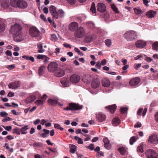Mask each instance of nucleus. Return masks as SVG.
<instances>
[{
    "label": "nucleus",
    "mask_w": 158,
    "mask_h": 158,
    "mask_svg": "<svg viewBox=\"0 0 158 158\" xmlns=\"http://www.w3.org/2000/svg\"><path fill=\"white\" fill-rule=\"evenodd\" d=\"M22 27L19 24H15L11 27L10 31L11 33L16 36L14 40L17 42L21 41Z\"/></svg>",
    "instance_id": "obj_1"
},
{
    "label": "nucleus",
    "mask_w": 158,
    "mask_h": 158,
    "mask_svg": "<svg viewBox=\"0 0 158 158\" xmlns=\"http://www.w3.org/2000/svg\"><path fill=\"white\" fill-rule=\"evenodd\" d=\"M82 106L80 105L79 104L75 103H70L69 106L64 108V110H78L81 109Z\"/></svg>",
    "instance_id": "obj_2"
},
{
    "label": "nucleus",
    "mask_w": 158,
    "mask_h": 158,
    "mask_svg": "<svg viewBox=\"0 0 158 158\" xmlns=\"http://www.w3.org/2000/svg\"><path fill=\"white\" fill-rule=\"evenodd\" d=\"M137 35L134 31H127L124 34V36L128 41H131L134 40Z\"/></svg>",
    "instance_id": "obj_3"
},
{
    "label": "nucleus",
    "mask_w": 158,
    "mask_h": 158,
    "mask_svg": "<svg viewBox=\"0 0 158 158\" xmlns=\"http://www.w3.org/2000/svg\"><path fill=\"white\" fill-rule=\"evenodd\" d=\"M30 35L32 37H37L40 36V31L39 30L35 27H31L29 31Z\"/></svg>",
    "instance_id": "obj_4"
},
{
    "label": "nucleus",
    "mask_w": 158,
    "mask_h": 158,
    "mask_svg": "<svg viewBox=\"0 0 158 158\" xmlns=\"http://www.w3.org/2000/svg\"><path fill=\"white\" fill-rule=\"evenodd\" d=\"M85 35V31L84 28L80 27L74 33L75 36L78 38H81L84 37Z\"/></svg>",
    "instance_id": "obj_5"
},
{
    "label": "nucleus",
    "mask_w": 158,
    "mask_h": 158,
    "mask_svg": "<svg viewBox=\"0 0 158 158\" xmlns=\"http://www.w3.org/2000/svg\"><path fill=\"white\" fill-rule=\"evenodd\" d=\"M147 158H158V154L156 151L152 149L148 150L145 152Z\"/></svg>",
    "instance_id": "obj_6"
},
{
    "label": "nucleus",
    "mask_w": 158,
    "mask_h": 158,
    "mask_svg": "<svg viewBox=\"0 0 158 158\" xmlns=\"http://www.w3.org/2000/svg\"><path fill=\"white\" fill-rule=\"evenodd\" d=\"M80 79V77L77 74H72L70 77V81L73 84L78 83Z\"/></svg>",
    "instance_id": "obj_7"
},
{
    "label": "nucleus",
    "mask_w": 158,
    "mask_h": 158,
    "mask_svg": "<svg viewBox=\"0 0 158 158\" xmlns=\"http://www.w3.org/2000/svg\"><path fill=\"white\" fill-rule=\"evenodd\" d=\"M97 10L101 13L105 12L106 10L105 4L102 3H98L97 5Z\"/></svg>",
    "instance_id": "obj_8"
},
{
    "label": "nucleus",
    "mask_w": 158,
    "mask_h": 158,
    "mask_svg": "<svg viewBox=\"0 0 158 158\" xmlns=\"http://www.w3.org/2000/svg\"><path fill=\"white\" fill-rule=\"evenodd\" d=\"M148 142L153 144H157L158 143L157 136L156 135H153L149 137Z\"/></svg>",
    "instance_id": "obj_9"
},
{
    "label": "nucleus",
    "mask_w": 158,
    "mask_h": 158,
    "mask_svg": "<svg viewBox=\"0 0 158 158\" xmlns=\"http://www.w3.org/2000/svg\"><path fill=\"white\" fill-rule=\"evenodd\" d=\"M140 79L139 77H135L131 80L129 81V84L131 86H135L137 85L140 82Z\"/></svg>",
    "instance_id": "obj_10"
},
{
    "label": "nucleus",
    "mask_w": 158,
    "mask_h": 158,
    "mask_svg": "<svg viewBox=\"0 0 158 158\" xmlns=\"http://www.w3.org/2000/svg\"><path fill=\"white\" fill-rule=\"evenodd\" d=\"M56 14L54 16L53 19H58L59 18L62 19L64 17V12L62 9H60L57 11Z\"/></svg>",
    "instance_id": "obj_11"
},
{
    "label": "nucleus",
    "mask_w": 158,
    "mask_h": 158,
    "mask_svg": "<svg viewBox=\"0 0 158 158\" xmlns=\"http://www.w3.org/2000/svg\"><path fill=\"white\" fill-rule=\"evenodd\" d=\"M78 27V23L75 22H72L69 26V30L71 31H74L77 30Z\"/></svg>",
    "instance_id": "obj_12"
},
{
    "label": "nucleus",
    "mask_w": 158,
    "mask_h": 158,
    "mask_svg": "<svg viewBox=\"0 0 158 158\" xmlns=\"http://www.w3.org/2000/svg\"><path fill=\"white\" fill-rule=\"evenodd\" d=\"M20 83L19 81H17L12 82L8 85V87L10 89H16L20 86Z\"/></svg>",
    "instance_id": "obj_13"
},
{
    "label": "nucleus",
    "mask_w": 158,
    "mask_h": 158,
    "mask_svg": "<svg viewBox=\"0 0 158 158\" xmlns=\"http://www.w3.org/2000/svg\"><path fill=\"white\" fill-rule=\"evenodd\" d=\"M96 115L97 120L100 122L104 121L106 119V115L104 114L99 113L96 114Z\"/></svg>",
    "instance_id": "obj_14"
},
{
    "label": "nucleus",
    "mask_w": 158,
    "mask_h": 158,
    "mask_svg": "<svg viewBox=\"0 0 158 158\" xmlns=\"http://www.w3.org/2000/svg\"><path fill=\"white\" fill-rule=\"evenodd\" d=\"M64 74V71L63 70L61 69H57L55 71V75L56 77H62L63 76Z\"/></svg>",
    "instance_id": "obj_15"
},
{
    "label": "nucleus",
    "mask_w": 158,
    "mask_h": 158,
    "mask_svg": "<svg viewBox=\"0 0 158 158\" xmlns=\"http://www.w3.org/2000/svg\"><path fill=\"white\" fill-rule=\"evenodd\" d=\"M146 42L142 40H138L135 43L136 47L139 48H144L146 46Z\"/></svg>",
    "instance_id": "obj_16"
},
{
    "label": "nucleus",
    "mask_w": 158,
    "mask_h": 158,
    "mask_svg": "<svg viewBox=\"0 0 158 158\" xmlns=\"http://www.w3.org/2000/svg\"><path fill=\"white\" fill-rule=\"evenodd\" d=\"M27 6V3L22 0H18V7L21 8H25Z\"/></svg>",
    "instance_id": "obj_17"
},
{
    "label": "nucleus",
    "mask_w": 158,
    "mask_h": 158,
    "mask_svg": "<svg viewBox=\"0 0 158 158\" xmlns=\"http://www.w3.org/2000/svg\"><path fill=\"white\" fill-rule=\"evenodd\" d=\"M106 109L110 111L111 113L113 114L117 108V106L115 104L112 105L108 106L105 107Z\"/></svg>",
    "instance_id": "obj_18"
},
{
    "label": "nucleus",
    "mask_w": 158,
    "mask_h": 158,
    "mask_svg": "<svg viewBox=\"0 0 158 158\" xmlns=\"http://www.w3.org/2000/svg\"><path fill=\"white\" fill-rule=\"evenodd\" d=\"M58 69V64L55 62L50 63V72H55Z\"/></svg>",
    "instance_id": "obj_19"
},
{
    "label": "nucleus",
    "mask_w": 158,
    "mask_h": 158,
    "mask_svg": "<svg viewBox=\"0 0 158 158\" xmlns=\"http://www.w3.org/2000/svg\"><path fill=\"white\" fill-rule=\"evenodd\" d=\"M36 96L35 95H32L28 97L26 100L25 102L26 103H29L33 102L36 99Z\"/></svg>",
    "instance_id": "obj_20"
},
{
    "label": "nucleus",
    "mask_w": 158,
    "mask_h": 158,
    "mask_svg": "<svg viewBox=\"0 0 158 158\" xmlns=\"http://www.w3.org/2000/svg\"><path fill=\"white\" fill-rule=\"evenodd\" d=\"M156 14V12L152 10H150L147 12L146 15L149 18H152L154 17Z\"/></svg>",
    "instance_id": "obj_21"
},
{
    "label": "nucleus",
    "mask_w": 158,
    "mask_h": 158,
    "mask_svg": "<svg viewBox=\"0 0 158 158\" xmlns=\"http://www.w3.org/2000/svg\"><path fill=\"white\" fill-rule=\"evenodd\" d=\"M56 12L57 11L56 10V7L53 6H50V13L51 14V15L52 16V18H53L54 16L56 14Z\"/></svg>",
    "instance_id": "obj_22"
},
{
    "label": "nucleus",
    "mask_w": 158,
    "mask_h": 158,
    "mask_svg": "<svg viewBox=\"0 0 158 158\" xmlns=\"http://www.w3.org/2000/svg\"><path fill=\"white\" fill-rule=\"evenodd\" d=\"M37 45L38 52L42 53L45 51V50L43 48L42 44L41 43H38Z\"/></svg>",
    "instance_id": "obj_23"
},
{
    "label": "nucleus",
    "mask_w": 158,
    "mask_h": 158,
    "mask_svg": "<svg viewBox=\"0 0 158 158\" xmlns=\"http://www.w3.org/2000/svg\"><path fill=\"white\" fill-rule=\"evenodd\" d=\"M112 124L114 126H117L119 125L120 123V120L118 118H113L112 122Z\"/></svg>",
    "instance_id": "obj_24"
},
{
    "label": "nucleus",
    "mask_w": 158,
    "mask_h": 158,
    "mask_svg": "<svg viewBox=\"0 0 158 158\" xmlns=\"http://www.w3.org/2000/svg\"><path fill=\"white\" fill-rule=\"evenodd\" d=\"M5 26L4 20L0 19V32L3 31L5 30Z\"/></svg>",
    "instance_id": "obj_25"
},
{
    "label": "nucleus",
    "mask_w": 158,
    "mask_h": 158,
    "mask_svg": "<svg viewBox=\"0 0 158 158\" xmlns=\"http://www.w3.org/2000/svg\"><path fill=\"white\" fill-rule=\"evenodd\" d=\"M100 82L97 80H94L92 83V86L94 88H97L99 86Z\"/></svg>",
    "instance_id": "obj_26"
},
{
    "label": "nucleus",
    "mask_w": 158,
    "mask_h": 158,
    "mask_svg": "<svg viewBox=\"0 0 158 158\" xmlns=\"http://www.w3.org/2000/svg\"><path fill=\"white\" fill-rule=\"evenodd\" d=\"M118 150L122 155H124L127 151L126 148L123 147H119Z\"/></svg>",
    "instance_id": "obj_27"
},
{
    "label": "nucleus",
    "mask_w": 158,
    "mask_h": 158,
    "mask_svg": "<svg viewBox=\"0 0 158 158\" xmlns=\"http://www.w3.org/2000/svg\"><path fill=\"white\" fill-rule=\"evenodd\" d=\"M110 82L108 80H105L102 81V85L104 87H108L110 86Z\"/></svg>",
    "instance_id": "obj_28"
},
{
    "label": "nucleus",
    "mask_w": 158,
    "mask_h": 158,
    "mask_svg": "<svg viewBox=\"0 0 158 158\" xmlns=\"http://www.w3.org/2000/svg\"><path fill=\"white\" fill-rule=\"evenodd\" d=\"M61 83L62 85L64 86H67L69 85V82L68 79L66 78H63L61 80Z\"/></svg>",
    "instance_id": "obj_29"
},
{
    "label": "nucleus",
    "mask_w": 158,
    "mask_h": 158,
    "mask_svg": "<svg viewBox=\"0 0 158 158\" xmlns=\"http://www.w3.org/2000/svg\"><path fill=\"white\" fill-rule=\"evenodd\" d=\"M43 131L44 133L40 135L41 137L44 138L48 136L49 133V131L48 130L44 129Z\"/></svg>",
    "instance_id": "obj_30"
},
{
    "label": "nucleus",
    "mask_w": 158,
    "mask_h": 158,
    "mask_svg": "<svg viewBox=\"0 0 158 158\" xmlns=\"http://www.w3.org/2000/svg\"><path fill=\"white\" fill-rule=\"evenodd\" d=\"M45 68L44 66L40 67L38 70V73L40 76H42L44 73Z\"/></svg>",
    "instance_id": "obj_31"
},
{
    "label": "nucleus",
    "mask_w": 158,
    "mask_h": 158,
    "mask_svg": "<svg viewBox=\"0 0 158 158\" xmlns=\"http://www.w3.org/2000/svg\"><path fill=\"white\" fill-rule=\"evenodd\" d=\"M22 58L23 59H26L27 60H30L32 62L34 61V58L32 56L26 55H23L22 56Z\"/></svg>",
    "instance_id": "obj_32"
},
{
    "label": "nucleus",
    "mask_w": 158,
    "mask_h": 158,
    "mask_svg": "<svg viewBox=\"0 0 158 158\" xmlns=\"http://www.w3.org/2000/svg\"><path fill=\"white\" fill-rule=\"evenodd\" d=\"M90 11L92 12V14H95L96 13V9L95 4L94 2L92 3L90 9Z\"/></svg>",
    "instance_id": "obj_33"
},
{
    "label": "nucleus",
    "mask_w": 158,
    "mask_h": 158,
    "mask_svg": "<svg viewBox=\"0 0 158 158\" xmlns=\"http://www.w3.org/2000/svg\"><path fill=\"white\" fill-rule=\"evenodd\" d=\"M70 152L72 153H74L75 152L76 150L77 147L74 145L71 144L70 146Z\"/></svg>",
    "instance_id": "obj_34"
},
{
    "label": "nucleus",
    "mask_w": 158,
    "mask_h": 158,
    "mask_svg": "<svg viewBox=\"0 0 158 158\" xmlns=\"http://www.w3.org/2000/svg\"><path fill=\"white\" fill-rule=\"evenodd\" d=\"M138 138V137L136 136H133L131 137L130 139V144L131 145H133L134 142H135Z\"/></svg>",
    "instance_id": "obj_35"
},
{
    "label": "nucleus",
    "mask_w": 158,
    "mask_h": 158,
    "mask_svg": "<svg viewBox=\"0 0 158 158\" xmlns=\"http://www.w3.org/2000/svg\"><path fill=\"white\" fill-rule=\"evenodd\" d=\"M28 129V126L26 125L21 128L20 131H21V134H26L27 132L25 131Z\"/></svg>",
    "instance_id": "obj_36"
},
{
    "label": "nucleus",
    "mask_w": 158,
    "mask_h": 158,
    "mask_svg": "<svg viewBox=\"0 0 158 158\" xmlns=\"http://www.w3.org/2000/svg\"><path fill=\"white\" fill-rule=\"evenodd\" d=\"M152 49L153 50L157 51L158 50V42H154L152 44Z\"/></svg>",
    "instance_id": "obj_37"
},
{
    "label": "nucleus",
    "mask_w": 158,
    "mask_h": 158,
    "mask_svg": "<svg viewBox=\"0 0 158 158\" xmlns=\"http://www.w3.org/2000/svg\"><path fill=\"white\" fill-rule=\"evenodd\" d=\"M10 4L13 7H18V0H11L10 1Z\"/></svg>",
    "instance_id": "obj_38"
},
{
    "label": "nucleus",
    "mask_w": 158,
    "mask_h": 158,
    "mask_svg": "<svg viewBox=\"0 0 158 158\" xmlns=\"http://www.w3.org/2000/svg\"><path fill=\"white\" fill-rule=\"evenodd\" d=\"M53 143L50 142V145L53 146ZM54 146L55 147L54 148L50 147V151H51L54 153H56V152H57V150L56 149V146L55 144L54 145Z\"/></svg>",
    "instance_id": "obj_39"
},
{
    "label": "nucleus",
    "mask_w": 158,
    "mask_h": 158,
    "mask_svg": "<svg viewBox=\"0 0 158 158\" xmlns=\"http://www.w3.org/2000/svg\"><path fill=\"white\" fill-rule=\"evenodd\" d=\"M111 6L112 9L115 12V13H119L118 8L114 4H111Z\"/></svg>",
    "instance_id": "obj_40"
},
{
    "label": "nucleus",
    "mask_w": 158,
    "mask_h": 158,
    "mask_svg": "<svg viewBox=\"0 0 158 158\" xmlns=\"http://www.w3.org/2000/svg\"><path fill=\"white\" fill-rule=\"evenodd\" d=\"M106 45L108 47H110L111 45V40L110 39H106L105 40Z\"/></svg>",
    "instance_id": "obj_41"
},
{
    "label": "nucleus",
    "mask_w": 158,
    "mask_h": 158,
    "mask_svg": "<svg viewBox=\"0 0 158 158\" xmlns=\"http://www.w3.org/2000/svg\"><path fill=\"white\" fill-rule=\"evenodd\" d=\"M143 144H140V146H139L137 148V151L138 152L142 153L143 152Z\"/></svg>",
    "instance_id": "obj_42"
},
{
    "label": "nucleus",
    "mask_w": 158,
    "mask_h": 158,
    "mask_svg": "<svg viewBox=\"0 0 158 158\" xmlns=\"http://www.w3.org/2000/svg\"><path fill=\"white\" fill-rule=\"evenodd\" d=\"M134 10L135 13L136 15L141 14L142 12V11L140 9L135 8L134 9Z\"/></svg>",
    "instance_id": "obj_43"
},
{
    "label": "nucleus",
    "mask_w": 158,
    "mask_h": 158,
    "mask_svg": "<svg viewBox=\"0 0 158 158\" xmlns=\"http://www.w3.org/2000/svg\"><path fill=\"white\" fill-rule=\"evenodd\" d=\"M35 103L38 106L42 105L43 103V100H42L41 99H40L37 100L35 102Z\"/></svg>",
    "instance_id": "obj_44"
},
{
    "label": "nucleus",
    "mask_w": 158,
    "mask_h": 158,
    "mask_svg": "<svg viewBox=\"0 0 158 158\" xmlns=\"http://www.w3.org/2000/svg\"><path fill=\"white\" fill-rule=\"evenodd\" d=\"M54 127L56 129H59L62 131L64 130L63 128L60 127V125L58 123H55L54 125Z\"/></svg>",
    "instance_id": "obj_45"
},
{
    "label": "nucleus",
    "mask_w": 158,
    "mask_h": 158,
    "mask_svg": "<svg viewBox=\"0 0 158 158\" xmlns=\"http://www.w3.org/2000/svg\"><path fill=\"white\" fill-rule=\"evenodd\" d=\"M58 104L57 101L55 99H50V105H56Z\"/></svg>",
    "instance_id": "obj_46"
},
{
    "label": "nucleus",
    "mask_w": 158,
    "mask_h": 158,
    "mask_svg": "<svg viewBox=\"0 0 158 158\" xmlns=\"http://www.w3.org/2000/svg\"><path fill=\"white\" fill-rule=\"evenodd\" d=\"M9 4L7 1L5 2L2 4V6L5 9H6L9 7Z\"/></svg>",
    "instance_id": "obj_47"
},
{
    "label": "nucleus",
    "mask_w": 158,
    "mask_h": 158,
    "mask_svg": "<svg viewBox=\"0 0 158 158\" xmlns=\"http://www.w3.org/2000/svg\"><path fill=\"white\" fill-rule=\"evenodd\" d=\"M51 40H52L53 41H56L58 39V38L56 37V35L54 34H52L51 35Z\"/></svg>",
    "instance_id": "obj_48"
},
{
    "label": "nucleus",
    "mask_w": 158,
    "mask_h": 158,
    "mask_svg": "<svg viewBox=\"0 0 158 158\" xmlns=\"http://www.w3.org/2000/svg\"><path fill=\"white\" fill-rule=\"evenodd\" d=\"M104 147L106 149L110 150L111 148V145L110 143L104 144Z\"/></svg>",
    "instance_id": "obj_49"
},
{
    "label": "nucleus",
    "mask_w": 158,
    "mask_h": 158,
    "mask_svg": "<svg viewBox=\"0 0 158 158\" xmlns=\"http://www.w3.org/2000/svg\"><path fill=\"white\" fill-rule=\"evenodd\" d=\"M6 67L9 70H12L15 67V65L14 64H13L10 65H6Z\"/></svg>",
    "instance_id": "obj_50"
},
{
    "label": "nucleus",
    "mask_w": 158,
    "mask_h": 158,
    "mask_svg": "<svg viewBox=\"0 0 158 158\" xmlns=\"http://www.w3.org/2000/svg\"><path fill=\"white\" fill-rule=\"evenodd\" d=\"M85 147L88 149H89L91 150H93L94 149V145L93 143H91L89 146H86Z\"/></svg>",
    "instance_id": "obj_51"
},
{
    "label": "nucleus",
    "mask_w": 158,
    "mask_h": 158,
    "mask_svg": "<svg viewBox=\"0 0 158 158\" xmlns=\"http://www.w3.org/2000/svg\"><path fill=\"white\" fill-rule=\"evenodd\" d=\"M128 110L127 107H121L120 108V111L123 114L126 112Z\"/></svg>",
    "instance_id": "obj_52"
},
{
    "label": "nucleus",
    "mask_w": 158,
    "mask_h": 158,
    "mask_svg": "<svg viewBox=\"0 0 158 158\" xmlns=\"http://www.w3.org/2000/svg\"><path fill=\"white\" fill-rule=\"evenodd\" d=\"M0 115L2 117H5L8 115V114L5 111L0 112Z\"/></svg>",
    "instance_id": "obj_53"
},
{
    "label": "nucleus",
    "mask_w": 158,
    "mask_h": 158,
    "mask_svg": "<svg viewBox=\"0 0 158 158\" xmlns=\"http://www.w3.org/2000/svg\"><path fill=\"white\" fill-rule=\"evenodd\" d=\"M141 123L139 122H137L134 125V127L135 128H138V127H141Z\"/></svg>",
    "instance_id": "obj_54"
},
{
    "label": "nucleus",
    "mask_w": 158,
    "mask_h": 158,
    "mask_svg": "<svg viewBox=\"0 0 158 158\" xmlns=\"http://www.w3.org/2000/svg\"><path fill=\"white\" fill-rule=\"evenodd\" d=\"M14 133H15L18 135H19L20 134V131L19 129L18 128H16L15 129Z\"/></svg>",
    "instance_id": "obj_55"
},
{
    "label": "nucleus",
    "mask_w": 158,
    "mask_h": 158,
    "mask_svg": "<svg viewBox=\"0 0 158 158\" xmlns=\"http://www.w3.org/2000/svg\"><path fill=\"white\" fill-rule=\"evenodd\" d=\"M44 57H46V56L43 55H38L37 56V58L39 59H44Z\"/></svg>",
    "instance_id": "obj_56"
},
{
    "label": "nucleus",
    "mask_w": 158,
    "mask_h": 158,
    "mask_svg": "<svg viewBox=\"0 0 158 158\" xmlns=\"http://www.w3.org/2000/svg\"><path fill=\"white\" fill-rule=\"evenodd\" d=\"M143 108H139L137 111V114L141 116L142 114L141 113L143 111Z\"/></svg>",
    "instance_id": "obj_57"
},
{
    "label": "nucleus",
    "mask_w": 158,
    "mask_h": 158,
    "mask_svg": "<svg viewBox=\"0 0 158 158\" xmlns=\"http://www.w3.org/2000/svg\"><path fill=\"white\" fill-rule=\"evenodd\" d=\"M33 146L35 147H37L41 146L42 145L41 143H35L33 144Z\"/></svg>",
    "instance_id": "obj_58"
},
{
    "label": "nucleus",
    "mask_w": 158,
    "mask_h": 158,
    "mask_svg": "<svg viewBox=\"0 0 158 158\" xmlns=\"http://www.w3.org/2000/svg\"><path fill=\"white\" fill-rule=\"evenodd\" d=\"M103 141L104 143V144L110 142V141L106 137L105 138L103 139Z\"/></svg>",
    "instance_id": "obj_59"
},
{
    "label": "nucleus",
    "mask_w": 158,
    "mask_h": 158,
    "mask_svg": "<svg viewBox=\"0 0 158 158\" xmlns=\"http://www.w3.org/2000/svg\"><path fill=\"white\" fill-rule=\"evenodd\" d=\"M50 24H51L52 27L54 28H56V25L55 23L54 22H53L52 20L50 19Z\"/></svg>",
    "instance_id": "obj_60"
},
{
    "label": "nucleus",
    "mask_w": 158,
    "mask_h": 158,
    "mask_svg": "<svg viewBox=\"0 0 158 158\" xmlns=\"http://www.w3.org/2000/svg\"><path fill=\"white\" fill-rule=\"evenodd\" d=\"M141 64H135L134 67L136 70H137L141 67Z\"/></svg>",
    "instance_id": "obj_61"
},
{
    "label": "nucleus",
    "mask_w": 158,
    "mask_h": 158,
    "mask_svg": "<svg viewBox=\"0 0 158 158\" xmlns=\"http://www.w3.org/2000/svg\"><path fill=\"white\" fill-rule=\"evenodd\" d=\"M67 2L71 5H73L75 3L76 0H66Z\"/></svg>",
    "instance_id": "obj_62"
},
{
    "label": "nucleus",
    "mask_w": 158,
    "mask_h": 158,
    "mask_svg": "<svg viewBox=\"0 0 158 158\" xmlns=\"http://www.w3.org/2000/svg\"><path fill=\"white\" fill-rule=\"evenodd\" d=\"M12 119L11 118L8 117H6V118H3L2 120V121L3 122H6L8 121H10Z\"/></svg>",
    "instance_id": "obj_63"
},
{
    "label": "nucleus",
    "mask_w": 158,
    "mask_h": 158,
    "mask_svg": "<svg viewBox=\"0 0 158 158\" xmlns=\"http://www.w3.org/2000/svg\"><path fill=\"white\" fill-rule=\"evenodd\" d=\"M40 18L44 22H47V20L46 17H45L44 15L43 14H41L40 15Z\"/></svg>",
    "instance_id": "obj_64"
}]
</instances>
